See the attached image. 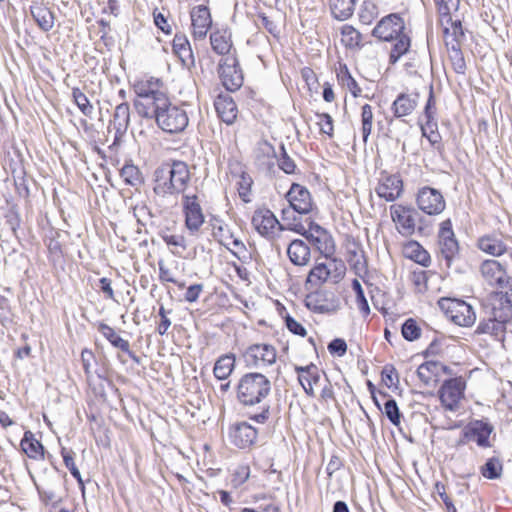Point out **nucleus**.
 Returning a JSON list of instances; mask_svg holds the SVG:
<instances>
[{
    "label": "nucleus",
    "mask_w": 512,
    "mask_h": 512,
    "mask_svg": "<svg viewBox=\"0 0 512 512\" xmlns=\"http://www.w3.org/2000/svg\"><path fill=\"white\" fill-rule=\"evenodd\" d=\"M254 154L255 159L260 166L270 169L275 165L276 151L274 146L268 141H259Z\"/></svg>",
    "instance_id": "obj_31"
},
{
    "label": "nucleus",
    "mask_w": 512,
    "mask_h": 512,
    "mask_svg": "<svg viewBox=\"0 0 512 512\" xmlns=\"http://www.w3.org/2000/svg\"><path fill=\"white\" fill-rule=\"evenodd\" d=\"M21 449L31 459H43L44 447L31 431H26L20 442Z\"/></svg>",
    "instance_id": "obj_35"
},
{
    "label": "nucleus",
    "mask_w": 512,
    "mask_h": 512,
    "mask_svg": "<svg viewBox=\"0 0 512 512\" xmlns=\"http://www.w3.org/2000/svg\"><path fill=\"white\" fill-rule=\"evenodd\" d=\"M295 371L298 374V381L306 395L314 397V386H317L321 379V371L319 368L311 363L307 366H295Z\"/></svg>",
    "instance_id": "obj_21"
},
{
    "label": "nucleus",
    "mask_w": 512,
    "mask_h": 512,
    "mask_svg": "<svg viewBox=\"0 0 512 512\" xmlns=\"http://www.w3.org/2000/svg\"><path fill=\"white\" fill-rule=\"evenodd\" d=\"M251 223L256 231L268 240L279 238L281 232L284 231V225L267 208L257 209L252 216Z\"/></svg>",
    "instance_id": "obj_6"
},
{
    "label": "nucleus",
    "mask_w": 512,
    "mask_h": 512,
    "mask_svg": "<svg viewBox=\"0 0 512 512\" xmlns=\"http://www.w3.org/2000/svg\"><path fill=\"white\" fill-rule=\"evenodd\" d=\"M215 109L219 118L227 125H231L237 116V106L229 96H218L215 100Z\"/></svg>",
    "instance_id": "obj_28"
},
{
    "label": "nucleus",
    "mask_w": 512,
    "mask_h": 512,
    "mask_svg": "<svg viewBox=\"0 0 512 512\" xmlns=\"http://www.w3.org/2000/svg\"><path fill=\"white\" fill-rule=\"evenodd\" d=\"M441 369H447V366L437 361H426L418 367L417 376L424 385L428 386L437 380Z\"/></svg>",
    "instance_id": "obj_33"
},
{
    "label": "nucleus",
    "mask_w": 512,
    "mask_h": 512,
    "mask_svg": "<svg viewBox=\"0 0 512 512\" xmlns=\"http://www.w3.org/2000/svg\"><path fill=\"white\" fill-rule=\"evenodd\" d=\"M173 53L180 59L181 63L190 68L194 66L195 59L187 37L182 34H176L172 42Z\"/></svg>",
    "instance_id": "obj_24"
},
{
    "label": "nucleus",
    "mask_w": 512,
    "mask_h": 512,
    "mask_svg": "<svg viewBox=\"0 0 512 512\" xmlns=\"http://www.w3.org/2000/svg\"><path fill=\"white\" fill-rule=\"evenodd\" d=\"M419 95L417 93H401L392 104V110L396 117L410 115L418 105Z\"/></svg>",
    "instance_id": "obj_25"
},
{
    "label": "nucleus",
    "mask_w": 512,
    "mask_h": 512,
    "mask_svg": "<svg viewBox=\"0 0 512 512\" xmlns=\"http://www.w3.org/2000/svg\"><path fill=\"white\" fill-rule=\"evenodd\" d=\"M250 476V468L246 465L238 466L232 474L231 484L237 488L244 484Z\"/></svg>",
    "instance_id": "obj_63"
},
{
    "label": "nucleus",
    "mask_w": 512,
    "mask_h": 512,
    "mask_svg": "<svg viewBox=\"0 0 512 512\" xmlns=\"http://www.w3.org/2000/svg\"><path fill=\"white\" fill-rule=\"evenodd\" d=\"M378 14V7L373 1H364L359 11L360 22L369 25L378 16Z\"/></svg>",
    "instance_id": "obj_56"
},
{
    "label": "nucleus",
    "mask_w": 512,
    "mask_h": 512,
    "mask_svg": "<svg viewBox=\"0 0 512 512\" xmlns=\"http://www.w3.org/2000/svg\"><path fill=\"white\" fill-rule=\"evenodd\" d=\"M220 242L223 245L227 246V248L239 259L241 257V254L246 252V247L244 243L238 238H235L233 234H230V236L227 237L226 240H220Z\"/></svg>",
    "instance_id": "obj_62"
},
{
    "label": "nucleus",
    "mask_w": 512,
    "mask_h": 512,
    "mask_svg": "<svg viewBox=\"0 0 512 512\" xmlns=\"http://www.w3.org/2000/svg\"><path fill=\"white\" fill-rule=\"evenodd\" d=\"M347 253L350 266L356 271L358 275L366 273L367 264L364 256V252L359 242L353 240L347 245Z\"/></svg>",
    "instance_id": "obj_29"
},
{
    "label": "nucleus",
    "mask_w": 512,
    "mask_h": 512,
    "mask_svg": "<svg viewBox=\"0 0 512 512\" xmlns=\"http://www.w3.org/2000/svg\"><path fill=\"white\" fill-rule=\"evenodd\" d=\"M352 289L356 295L355 301H356L357 308L359 309V311L363 317H367L371 312L370 306L365 297L362 285L357 279H354L352 281Z\"/></svg>",
    "instance_id": "obj_50"
},
{
    "label": "nucleus",
    "mask_w": 512,
    "mask_h": 512,
    "mask_svg": "<svg viewBox=\"0 0 512 512\" xmlns=\"http://www.w3.org/2000/svg\"><path fill=\"white\" fill-rule=\"evenodd\" d=\"M61 455L63 457L64 464L69 469L71 475L77 480L78 484L83 487L84 483L81 473L74 462L75 453L72 450H67L65 447H62Z\"/></svg>",
    "instance_id": "obj_57"
},
{
    "label": "nucleus",
    "mask_w": 512,
    "mask_h": 512,
    "mask_svg": "<svg viewBox=\"0 0 512 512\" xmlns=\"http://www.w3.org/2000/svg\"><path fill=\"white\" fill-rule=\"evenodd\" d=\"M502 463L499 458L491 457L481 468V473L488 479H497L501 476Z\"/></svg>",
    "instance_id": "obj_53"
},
{
    "label": "nucleus",
    "mask_w": 512,
    "mask_h": 512,
    "mask_svg": "<svg viewBox=\"0 0 512 512\" xmlns=\"http://www.w3.org/2000/svg\"><path fill=\"white\" fill-rule=\"evenodd\" d=\"M287 255L294 265L305 266L310 261L311 253L303 240L295 239L288 245Z\"/></svg>",
    "instance_id": "obj_27"
},
{
    "label": "nucleus",
    "mask_w": 512,
    "mask_h": 512,
    "mask_svg": "<svg viewBox=\"0 0 512 512\" xmlns=\"http://www.w3.org/2000/svg\"><path fill=\"white\" fill-rule=\"evenodd\" d=\"M120 176L127 185L138 188L143 184V176L137 166L126 163L120 170Z\"/></svg>",
    "instance_id": "obj_44"
},
{
    "label": "nucleus",
    "mask_w": 512,
    "mask_h": 512,
    "mask_svg": "<svg viewBox=\"0 0 512 512\" xmlns=\"http://www.w3.org/2000/svg\"><path fill=\"white\" fill-rule=\"evenodd\" d=\"M155 182L158 195L184 193L190 182L188 165L180 160L163 163L155 170Z\"/></svg>",
    "instance_id": "obj_2"
},
{
    "label": "nucleus",
    "mask_w": 512,
    "mask_h": 512,
    "mask_svg": "<svg viewBox=\"0 0 512 512\" xmlns=\"http://www.w3.org/2000/svg\"><path fill=\"white\" fill-rule=\"evenodd\" d=\"M305 306L314 313H335L339 308V301L332 293L325 290L310 292L305 297Z\"/></svg>",
    "instance_id": "obj_14"
},
{
    "label": "nucleus",
    "mask_w": 512,
    "mask_h": 512,
    "mask_svg": "<svg viewBox=\"0 0 512 512\" xmlns=\"http://www.w3.org/2000/svg\"><path fill=\"white\" fill-rule=\"evenodd\" d=\"M372 35L380 41L393 42L389 63L394 65L411 47V38L404 19L397 13L383 17L373 28Z\"/></svg>",
    "instance_id": "obj_1"
},
{
    "label": "nucleus",
    "mask_w": 512,
    "mask_h": 512,
    "mask_svg": "<svg viewBox=\"0 0 512 512\" xmlns=\"http://www.w3.org/2000/svg\"><path fill=\"white\" fill-rule=\"evenodd\" d=\"M98 330L115 348L121 351H128L129 342L118 335L112 327L105 323H100Z\"/></svg>",
    "instance_id": "obj_45"
},
{
    "label": "nucleus",
    "mask_w": 512,
    "mask_h": 512,
    "mask_svg": "<svg viewBox=\"0 0 512 512\" xmlns=\"http://www.w3.org/2000/svg\"><path fill=\"white\" fill-rule=\"evenodd\" d=\"M435 113H436L435 98L433 95V89L431 87L430 92H429V97H428V100H427L425 108H424V113L419 118L420 128H425V126H427L429 128L433 125L436 126L437 123L435 122Z\"/></svg>",
    "instance_id": "obj_47"
},
{
    "label": "nucleus",
    "mask_w": 512,
    "mask_h": 512,
    "mask_svg": "<svg viewBox=\"0 0 512 512\" xmlns=\"http://www.w3.org/2000/svg\"><path fill=\"white\" fill-rule=\"evenodd\" d=\"M493 432L494 426L487 419H474L464 426L465 439L476 443L482 449L493 446L491 441Z\"/></svg>",
    "instance_id": "obj_8"
},
{
    "label": "nucleus",
    "mask_w": 512,
    "mask_h": 512,
    "mask_svg": "<svg viewBox=\"0 0 512 512\" xmlns=\"http://www.w3.org/2000/svg\"><path fill=\"white\" fill-rule=\"evenodd\" d=\"M356 0H331L330 8L333 16L338 20L350 18L354 12Z\"/></svg>",
    "instance_id": "obj_42"
},
{
    "label": "nucleus",
    "mask_w": 512,
    "mask_h": 512,
    "mask_svg": "<svg viewBox=\"0 0 512 512\" xmlns=\"http://www.w3.org/2000/svg\"><path fill=\"white\" fill-rule=\"evenodd\" d=\"M162 81L159 78L148 77L135 81L133 90L136 94V99L160 96L158 100L163 105L165 102V93L161 91Z\"/></svg>",
    "instance_id": "obj_20"
},
{
    "label": "nucleus",
    "mask_w": 512,
    "mask_h": 512,
    "mask_svg": "<svg viewBox=\"0 0 512 512\" xmlns=\"http://www.w3.org/2000/svg\"><path fill=\"white\" fill-rule=\"evenodd\" d=\"M376 194L387 202H394L399 199L404 192V184L399 174H389L386 171L380 173Z\"/></svg>",
    "instance_id": "obj_11"
},
{
    "label": "nucleus",
    "mask_w": 512,
    "mask_h": 512,
    "mask_svg": "<svg viewBox=\"0 0 512 512\" xmlns=\"http://www.w3.org/2000/svg\"><path fill=\"white\" fill-rule=\"evenodd\" d=\"M382 396L387 399L384 402L383 409L381 407L379 409L385 414V416L393 425L399 426L401 423L402 414L399 410L397 402L395 401V399L389 397L385 393L382 394Z\"/></svg>",
    "instance_id": "obj_48"
},
{
    "label": "nucleus",
    "mask_w": 512,
    "mask_h": 512,
    "mask_svg": "<svg viewBox=\"0 0 512 512\" xmlns=\"http://www.w3.org/2000/svg\"><path fill=\"white\" fill-rule=\"evenodd\" d=\"M298 215L297 211L289 206L282 209L281 218L283 223L281 224L284 225V231L290 230L296 233L305 232V225L301 223Z\"/></svg>",
    "instance_id": "obj_40"
},
{
    "label": "nucleus",
    "mask_w": 512,
    "mask_h": 512,
    "mask_svg": "<svg viewBox=\"0 0 512 512\" xmlns=\"http://www.w3.org/2000/svg\"><path fill=\"white\" fill-rule=\"evenodd\" d=\"M235 367L234 355H223L218 358L214 365V376L219 380H226L232 373Z\"/></svg>",
    "instance_id": "obj_41"
},
{
    "label": "nucleus",
    "mask_w": 512,
    "mask_h": 512,
    "mask_svg": "<svg viewBox=\"0 0 512 512\" xmlns=\"http://www.w3.org/2000/svg\"><path fill=\"white\" fill-rule=\"evenodd\" d=\"M72 96L74 102L83 114L88 115L92 112L93 106L90 104L87 96L79 88H73Z\"/></svg>",
    "instance_id": "obj_61"
},
{
    "label": "nucleus",
    "mask_w": 512,
    "mask_h": 512,
    "mask_svg": "<svg viewBox=\"0 0 512 512\" xmlns=\"http://www.w3.org/2000/svg\"><path fill=\"white\" fill-rule=\"evenodd\" d=\"M329 279L328 270L325 263L316 264L309 272L306 280V286L319 287Z\"/></svg>",
    "instance_id": "obj_46"
},
{
    "label": "nucleus",
    "mask_w": 512,
    "mask_h": 512,
    "mask_svg": "<svg viewBox=\"0 0 512 512\" xmlns=\"http://www.w3.org/2000/svg\"><path fill=\"white\" fill-rule=\"evenodd\" d=\"M441 24L444 26V34L446 36V45L449 47L451 43H459L464 40L465 33L460 20L456 19L447 22V18L441 17Z\"/></svg>",
    "instance_id": "obj_34"
},
{
    "label": "nucleus",
    "mask_w": 512,
    "mask_h": 512,
    "mask_svg": "<svg viewBox=\"0 0 512 512\" xmlns=\"http://www.w3.org/2000/svg\"><path fill=\"white\" fill-rule=\"evenodd\" d=\"M326 264L329 279L334 283H338L345 275L346 267L342 260L329 258Z\"/></svg>",
    "instance_id": "obj_51"
},
{
    "label": "nucleus",
    "mask_w": 512,
    "mask_h": 512,
    "mask_svg": "<svg viewBox=\"0 0 512 512\" xmlns=\"http://www.w3.org/2000/svg\"><path fill=\"white\" fill-rule=\"evenodd\" d=\"M336 77L338 83L343 88H346L354 97H358L361 94L362 90L356 80L352 77L346 64L339 63V66L336 69Z\"/></svg>",
    "instance_id": "obj_38"
},
{
    "label": "nucleus",
    "mask_w": 512,
    "mask_h": 512,
    "mask_svg": "<svg viewBox=\"0 0 512 512\" xmlns=\"http://www.w3.org/2000/svg\"><path fill=\"white\" fill-rule=\"evenodd\" d=\"M218 73L221 83L227 91L235 92L242 87L243 71L235 54L226 56L219 61Z\"/></svg>",
    "instance_id": "obj_5"
},
{
    "label": "nucleus",
    "mask_w": 512,
    "mask_h": 512,
    "mask_svg": "<svg viewBox=\"0 0 512 512\" xmlns=\"http://www.w3.org/2000/svg\"><path fill=\"white\" fill-rule=\"evenodd\" d=\"M439 255L445 260L447 268H450L453 260L459 254V244L455 238L450 219L440 224L438 233Z\"/></svg>",
    "instance_id": "obj_7"
},
{
    "label": "nucleus",
    "mask_w": 512,
    "mask_h": 512,
    "mask_svg": "<svg viewBox=\"0 0 512 512\" xmlns=\"http://www.w3.org/2000/svg\"><path fill=\"white\" fill-rule=\"evenodd\" d=\"M289 207L297 211L299 215H306L311 212L313 202L309 190L297 183H293L286 194Z\"/></svg>",
    "instance_id": "obj_16"
},
{
    "label": "nucleus",
    "mask_w": 512,
    "mask_h": 512,
    "mask_svg": "<svg viewBox=\"0 0 512 512\" xmlns=\"http://www.w3.org/2000/svg\"><path fill=\"white\" fill-rule=\"evenodd\" d=\"M230 436L235 446L245 449L256 443L258 431L248 422H239L234 425Z\"/></svg>",
    "instance_id": "obj_19"
},
{
    "label": "nucleus",
    "mask_w": 512,
    "mask_h": 512,
    "mask_svg": "<svg viewBox=\"0 0 512 512\" xmlns=\"http://www.w3.org/2000/svg\"><path fill=\"white\" fill-rule=\"evenodd\" d=\"M276 357L275 347L265 343L250 345L243 353L246 366L251 368L270 366L276 362Z\"/></svg>",
    "instance_id": "obj_10"
},
{
    "label": "nucleus",
    "mask_w": 512,
    "mask_h": 512,
    "mask_svg": "<svg viewBox=\"0 0 512 512\" xmlns=\"http://www.w3.org/2000/svg\"><path fill=\"white\" fill-rule=\"evenodd\" d=\"M390 216L396 225L397 231L404 237H410L415 232L416 210L411 206L393 204L390 206Z\"/></svg>",
    "instance_id": "obj_13"
},
{
    "label": "nucleus",
    "mask_w": 512,
    "mask_h": 512,
    "mask_svg": "<svg viewBox=\"0 0 512 512\" xmlns=\"http://www.w3.org/2000/svg\"><path fill=\"white\" fill-rule=\"evenodd\" d=\"M493 286L497 289L494 294L512 299V277L509 276L507 272H505L504 275L501 276V279H498Z\"/></svg>",
    "instance_id": "obj_59"
},
{
    "label": "nucleus",
    "mask_w": 512,
    "mask_h": 512,
    "mask_svg": "<svg viewBox=\"0 0 512 512\" xmlns=\"http://www.w3.org/2000/svg\"><path fill=\"white\" fill-rule=\"evenodd\" d=\"M404 254L414 262L428 267L431 263L430 254L424 249V247L417 241H409L404 246Z\"/></svg>",
    "instance_id": "obj_37"
},
{
    "label": "nucleus",
    "mask_w": 512,
    "mask_h": 512,
    "mask_svg": "<svg viewBox=\"0 0 512 512\" xmlns=\"http://www.w3.org/2000/svg\"><path fill=\"white\" fill-rule=\"evenodd\" d=\"M161 238L168 246H173L177 249L172 251L173 254L180 255L187 249V241L185 236L182 234H170L165 232L161 234Z\"/></svg>",
    "instance_id": "obj_55"
},
{
    "label": "nucleus",
    "mask_w": 512,
    "mask_h": 512,
    "mask_svg": "<svg viewBox=\"0 0 512 512\" xmlns=\"http://www.w3.org/2000/svg\"><path fill=\"white\" fill-rule=\"evenodd\" d=\"M342 42L349 48L359 47L362 36L359 31L350 25H344L341 29Z\"/></svg>",
    "instance_id": "obj_54"
},
{
    "label": "nucleus",
    "mask_w": 512,
    "mask_h": 512,
    "mask_svg": "<svg viewBox=\"0 0 512 512\" xmlns=\"http://www.w3.org/2000/svg\"><path fill=\"white\" fill-rule=\"evenodd\" d=\"M438 12L441 17L447 18V22L451 20V12L456 11L460 0H434Z\"/></svg>",
    "instance_id": "obj_58"
},
{
    "label": "nucleus",
    "mask_w": 512,
    "mask_h": 512,
    "mask_svg": "<svg viewBox=\"0 0 512 512\" xmlns=\"http://www.w3.org/2000/svg\"><path fill=\"white\" fill-rule=\"evenodd\" d=\"M480 271L491 286L506 272L505 268L496 260H485L480 266Z\"/></svg>",
    "instance_id": "obj_39"
},
{
    "label": "nucleus",
    "mask_w": 512,
    "mask_h": 512,
    "mask_svg": "<svg viewBox=\"0 0 512 512\" xmlns=\"http://www.w3.org/2000/svg\"><path fill=\"white\" fill-rule=\"evenodd\" d=\"M156 123L159 128L171 127V128H187L189 119L186 112L176 106H172L171 103L167 107L163 108L156 118Z\"/></svg>",
    "instance_id": "obj_17"
},
{
    "label": "nucleus",
    "mask_w": 512,
    "mask_h": 512,
    "mask_svg": "<svg viewBox=\"0 0 512 512\" xmlns=\"http://www.w3.org/2000/svg\"><path fill=\"white\" fill-rule=\"evenodd\" d=\"M251 184H252V179L249 176L242 174L240 177V180L238 182V194H239V197L245 203L250 202L249 195H250Z\"/></svg>",
    "instance_id": "obj_64"
},
{
    "label": "nucleus",
    "mask_w": 512,
    "mask_h": 512,
    "mask_svg": "<svg viewBox=\"0 0 512 512\" xmlns=\"http://www.w3.org/2000/svg\"><path fill=\"white\" fill-rule=\"evenodd\" d=\"M160 96L145 97L134 100V107L137 113L144 118H154L156 120L157 114L169 104V99L165 95V102L160 104L158 100Z\"/></svg>",
    "instance_id": "obj_22"
},
{
    "label": "nucleus",
    "mask_w": 512,
    "mask_h": 512,
    "mask_svg": "<svg viewBox=\"0 0 512 512\" xmlns=\"http://www.w3.org/2000/svg\"><path fill=\"white\" fill-rule=\"evenodd\" d=\"M183 211L187 229L192 234L198 232L204 223V215L196 195H183Z\"/></svg>",
    "instance_id": "obj_15"
},
{
    "label": "nucleus",
    "mask_w": 512,
    "mask_h": 512,
    "mask_svg": "<svg viewBox=\"0 0 512 512\" xmlns=\"http://www.w3.org/2000/svg\"><path fill=\"white\" fill-rule=\"evenodd\" d=\"M130 119L129 105L126 102L118 104L113 115L114 128H127Z\"/></svg>",
    "instance_id": "obj_52"
},
{
    "label": "nucleus",
    "mask_w": 512,
    "mask_h": 512,
    "mask_svg": "<svg viewBox=\"0 0 512 512\" xmlns=\"http://www.w3.org/2000/svg\"><path fill=\"white\" fill-rule=\"evenodd\" d=\"M192 34L195 39L202 40L212 24L210 10L206 5H198L190 11Z\"/></svg>",
    "instance_id": "obj_18"
},
{
    "label": "nucleus",
    "mask_w": 512,
    "mask_h": 512,
    "mask_svg": "<svg viewBox=\"0 0 512 512\" xmlns=\"http://www.w3.org/2000/svg\"><path fill=\"white\" fill-rule=\"evenodd\" d=\"M421 329L417 322L409 318L402 325V336L407 341H414L420 337Z\"/></svg>",
    "instance_id": "obj_60"
},
{
    "label": "nucleus",
    "mask_w": 512,
    "mask_h": 512,
    "mask_svg": "<svg viewBox=\"0 0 512 512\" xmlns=\"http://www.w3.org/2000/svg\"><path fill=\"white\" fill-rule=\"evenodd\" d=\"M491 315L500 322L509 323L512 320V299L494 294Z\"/></svg>",
    "instance_id": "obj_30"
},
{
    "label": "nucleus",
    "mask_w": 512,
    "mask_h": 512,
    "mask_svg": "<svg viewBox=\"0 0 512 512\" xmlns=\"http://www.w3.org/2000/svg\"><path fill=\"white\" fill-rule=\"evenodd\" d=\"M438 306L456 325L470 327L476 321V313L473 307L463 300L441 298L438 301Z\"/></svg>",
    "instance_id": "obj_4"
},
{
    "label": "nucleus",
    "mask_w": 512,
    "mask_h": 512,
    "mask_svg": "<svg viewBox=\"0 0 512 512\" xmlns=\"http://www.w3.org/2000/svg\"><path fill=\"white\" fill-rule=\"evenodd\" d=\"M506 322H500V319L491 315L487 320H481L475 330L476 334H489L496 339L504 336Z\"/></svg>",
    "instance_id": "obj_36"
},
{
    "label": "nucleus",
    "mask_w": 512,
    "mask_h": 512,
    "mask_svg": "<svg viewBox=\"0 0 512 512\" xmlns=\"http://www.w3.org/2000/svg\"><path fill=\"white\" fill-rule=\"evenodd\" d=\"M449 59L452 63V67L454 71L458 74H464L466 71V63L461 51V46L459 43H451Z\"/></svg>",
    "instance_id": "obj_49"
},
{
    "label": "nucleus",
    "mask_w": 512,
    "mask_h": 512,
    "mask_svg": "<svg viewBox=\"0 0 512 512\" xmlns=\"http://www.w3.org/2000/svg\"><path fill=\"white\" fill-rule=\"evenodd\" d=\"M416 204L419 210L430 216L441 214L446 207V202L442 193L439 190L428 186L422 187L418 190L416 195Z\"/></svg>",
    "instance_id": "obj_9"
},
{
    "label": "nucleus",
    "mask_w": 512,
    "mask_h": 512,
    "mask_svg": "<svg viewBox=\"0 0 512 512\" xmlns=\"http://www.w3.org/2000/svg\"><path fill=\"white\" fill-rule=\"evenodd\" d=\"M30 14L39 29L48 32L54 27V13L43 3L34 1L29 7Z\"/></svg>",
    "instance_id": "obj_23"
},
{
    "label": "nucleus",
    "mask_w": 512,
    "mask_h": 512,
    "mask_svg": "<svg viewBox=\"0 0 512 512\" xmlns=\"http://www.w3.org/2000/svg\"><path fill=\"white\" fill-rule=\"evenodd\" d=\"M271 391L269 379L261 373H247L238 383V399L244 405H255L266 398Z\"/></svg>",
    "instance_id": "obj_3"
},
{
    "label": "nucleus",
    "mask_w": 512,
    "mask_h": 512,
    "mask_svg": "<svg viewBox=\"0 0 512 512\" xmlns=\"http://www.w3.org/2000/svg\"><path fill=\"white\" fill-rule=\"evenodd\" d=\"M210 44L213 51L222 56H229L232 49L231 33L227 30H216L210 34Z\"/></svg>",
    "instance_id": "obj_32"
},
{
    "label": "nucleus",
    "mask_w": 512,
    "mask_h": 512,
    "mask_svg": "<svg viewBox=\"0 0 512 512\" xmlns=\"http://www.w3.org/2000/svg\"><path fill=\"white\" fill-rule=\"evenodd\" d=\"M308 241L326 258H330L335 252V243L328 231Z\"/></svg>",
    "instance_id": "obj_43"
},
{
    "label": "nucleus",
    "mask_w": 512,
    "mask_h": 512,
    "mask_svg": "<svg viewBox=\"0 0 512 512\" xmlns=\"http://www.w3.org/2000/svg\"><path fill=\"white\" fill-rule=\"evenodd\" d=\"M465 381L461 377L445 380L439 389V398L446 410L455 411L464 396Z\"/></svg>",
    "instance_id": "obj_12"
},
{
    "label": "nucleus",
    "mask_w": 512,
    "mask_h": 512,
    "mask_svg": "<svg viewBox=\"0 0 512 512\" xmlns=\"http://www.w3.org/2000/svg\"><path fill=\"white\" fill-rule=\"evenodd\" d=\"M478 248L494 257H499L507 252L508 247L501 236L488 234L480 237L477 243Z\"/></svg>",
    "instance_id": "obj_26"
}]
</instances>
